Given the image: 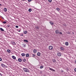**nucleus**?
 <instances>
[{"label": "nucleus", "instance_id": "1", "mask_svg": "<svg viewBox=\"0 0 76 76\" xmlns=\"http://www.w3.org/2000/svg\"><path fill=\"white\" fill-rule=\"evenodd\" d=\"M23 70L25 72H29V70L27 68H23Z\"/></svg>", "mask_w": 76, "mask_h": 76}, {"label": "nucleus", "instance_id": "2", "mask_svg": "<svg viewBox=\"0 0 76 76\" xmlns=\"http://www.w3.org/2000/svg\"><path fill=\"white\" fill-rule=\"evenodd\" d=\"M48 48L50 50H52L53 49V47L52 46H49Z\"/></svg>", "mask_w": 76, "mask_h": 76}, {"label": "nucleus", "instance_id": "3", "mask_svg": "<svg viewBox=\"0 0 76 76\" xmlns=\"http://www.w3.org/2000/svg\"><path fill=\"white\" fill-rule=\"evenodd\" d=\"M62 54L61 52H58L57 53V55L58 56H59V57H60L61 56Z\"/></svg>", "mask_w": 76, "mask_h": 76}, {"label": "nucleus", "instance_id": "4", "mask_svg": "<svg viewBox=\"0 0 76 76\" xmlns=\"http://www.w3.org/2000/svg\"><path fill=\"white\" fill-rule=\"evenodd\" d=\"M48 68H49V69L50 70H51V71H53V72H56V71L55 70L53 69V68H51L50 67H48Z\"/></svg>", "mask_w": 76, "mask_h": 76}, {"label": "nucleus", "instance_id": "5", "mask_svg": "<svg viewBox=\"0 0 76 76\" xmlns=\"http://www.w3.org/2000/svg\"><path fill=\"white\" fill-rule=\"evenodd\" d=\"M1 66H2V67H6V65H4V64H2L1 65Z\"/></svg>", "mask_w": 76, "mask_h": 76}, {"label": "nucleus", "instance_id": "6", "mask_svg": "<svg viewBox=\"0 0 76 76\" xmlns=\"http://www.w3.org/2000/svg\"><path fill=\"white\" fill-rule=\"evenodd\" d=\"M11 43L12 45H16V43L13 41H12Z\"/></svg>", "mask_w": 76, "mask_h": 76}, {"label": "nucleus", "instance_id": "7", "mask_svg": "<svg viewBox=\"0 0 76 76\" xmlns=\"http://www.w3.org/2000/svg\"><path fill=\"white\" fill-rule=\"evenodd\" d=\"M49 23L52 26H53V25H54V23L52 21L49 22Z\"/></svg>", "mask_w": 76, "mask_h": 76}, {"label": "nucleus", "instance_id": "8", "mask_svg": "<svg viewBox=\"0 0 76 76\" xmlns=\"http://www.w3.org/2000/svg\"><path fill=\"white\" fill-rule=\"evenodd\" d=\"M12 58H13L14 60H16V57L15 56H12Z\"/></svg>", "mask_w": 76, "mask_h": 76}, {"label": "nucleus", "instance_id": "9", "mask_svg": "<svg viewBox=\"0 0 76 76\" xmlns=\"http://www.w3.org/2000/svg\"><path fill=\"white\" fill-rule=\"evenodd\" d=\"M65 45H66V46H67L69 45V43L67 42H66L65 43Z\"/></svg>", "mask_w": 76, "mask_h": 76}, {"label": "nucleus", "instance_id": "10", "mask_svg": "<svg viewBox=\"0 0 76 76\" xmlns=\"http://www.w3.org/2000/svg\"><path fill=\"white\" fill-rule=\"evenodd\" d=\"M60 49L62 50V51H64V48L63 47H61Z\"/></svg>", "mask_w": 76, "mask_h": 76}, {"label": "nucleus", "instance_id": "11", "mask_svg": "<svg viewBox=\"0 0 76 76\" xmlns=\"http://www.w3.org/2000/svg\"><path fill=\"white\" fill-rule=\"evenodd\" d=\"M37 50L35 49H34V50H33V53H37Z\"/></svg>", "mask_w": 76, "mask_h": 76}, {"label": "nucleus", "instance_id": "12", "mask_svg": "<svg viewBox=\"0 0 76 76\" xmlns=\"http://www.w3.org/2000/svg\"><path fill=\"white\" fill-rule=\"evenodd\" d=\"M56 34H59V31L58 30H56L55 31Z\"/></svg>", "mask_w": 76, "mask_h": 76}, {"label": "nucleus", "instance_id": "13", "mask_svg": "<svg viewBox=\"0 0 76 76\" xmlns=\"http://www.w3.org/2000/svg\"><path fill=\"white\" fill-rule=\"evenodd\" d=\"M37 56H41V53L39 52H38L37 53Z\"/></svg>", "mask_w": 76, "mask_h": 76}, {"label": "nucleus", "instance_id": "14", "mask_svg": "<svg viewBox=\"0 0 76 76\" xmlns=\"http://www.w3.org/2000/svg\"><path fill=\"white\" fill-rule=\"evenodd\" d=\"M23 41V42H28V40H24Z\"/></svg>", "mask_w": 76, "mask_h": 76}, {"label": "nucleus", "instance_id": "15", "mask_svg": "<svg viewBox=\"0 0 76 76\" xmlns=\"http://www.w3.org/2000/svg\"><path fill=\"white\" fill-rule=\"evenodd\" d=\"M7 53H10V52H11V51H10V50L8 49L7 50Z\"/></svg>", "mask_w": 76, "mask_h": 76}, {"label": "nucleus", "instance_id": "16", "mask_svg": "<svg viewBox=\"0 0 76 76\" xmlns=\"http://www.w3.org/2000/svg\"><path fill=\"white\" fill-rule=\"evenodd\" d=\"M21 55L22 56H23V57H25V54L24 53H22L21 54Z\"/></svg>", "mask_w": 76, "mask_h": 76}, {"label": "nucleus", "instance_id": "17", "mask_svg": "<svg viewBox=\"0 0 76 76\" xmlns=\"http://www.w3.org/2000/svg\"><path fill=\"white\" fill-rule=\"evenodd\" d=\"M18 61L19 62H21L22 61V59L20 58H19L18 59Z\"/></svg>", "mask_w": 76, "mask_h": 76}, {"label": "nucleus", "instance_id": "18", "mask_svg": "<svg viewBox=\"0 0 76 76\" xmlns=\"http://www.w3.org/2000/svg\"><path fill=\"white\" fill-rule=\"evenodd\" d=\"M24 34H28V31H24Z\"/></svg>", "mask_w": 76, "mask_h": 76}, {"label": "nucleus", "instance_id": "19", "mask_svg": "<svg viewBox=\"0 0 76 76\" xmlns=\"http://www.w3.org/2000/svg\"><path fill=\"white\" fill-rule=\"evenodd\" d=\"M4 10L5 12H7V8H5L4 9Z\"/></svg>", "mask_w": 76, "mask_h": 76}, {"label": "nucleus", "instance_id": "20", "mask_svg": "<svg viewBox=\"0 0 76 76\" xmlns=\"http://www.w3.org/2000/svg\"><path fill=\"white\" fill-rule=\"evenodd\" d=\"M26 57H29V54L27 53L26 55Z\"/></svg>", "mask_w": 76, "mask_h": 76}, {"label": "nucleus", "instance_id": "21", "mask_svg": "<svg viewBox=\"0 0 76 76\" xmlns=\"http://www.w3.org/2000/svg\"><path fill=\"white\" fill-rule=\"evenodd\" d=\"M52 61L53 63H56V59H53Z\"/></svg>", "mask_w": 76, "mask_h": 76}, {"label": "nucleus", "instance_id": "22", "mask_svg": "<svg viewBox=\"0 0 76 76\" xmlns=\"http://www.w3.org/2000/svg\"><path fill=\"white\" fill-rule=\"evenodd\" d=\"M36 28L37 29H39V27L38 26H36Z\"/></svg>", "mask_w": 76, "mask_h": 76}, {"label": "nucleus", "instance_id": "23", "mask_svg": "<svg viewBox=\"0 0 76 76\" xmlns=\"http://www.w3.org/2000/svg\"><path fill=\"white\" fill-rule=\"evenodd\" d=\"M56 10H57V11H60V8H57L56 9Z\"/></svg>", "mask_w": 76, "mask_h": 76}, {"label": "nucleus", "instance_id": "24", "mask_svg": "<svg viewBox=\"0 0 76 76\" xmlns=\"http://www.w3.org/2000/svg\"><path fill=\"white\" fill-rule=\"evenodd\" d=\"M40 68L41 69H43V68H44V66H41L40 67Z\"/></svg>", "mask_w": 76, "mask_h": 76}, {"label": "nucleus", "instance_id": "25", "mask_svg": "<svg viewBox=\"0 0 76 76\" xmlns=\"http://www.w3.org/2000/svg\"><path fill=\"white\" fill-rule=\"evenodd\" d=\"M32 9H29L28 11H29V12H31L32 11Z\"/></svg>", "mask_w": 76, "mask_h": 76}, {"label": "nucleus", "instance_id": "26", "mask_svg": "<svg viewBox=\"0 0 76 76\" xmlns=\"http://www.w3.org/2000/svg\"><path fill=\"white\" fill-rule=\"evenodd\" d=\"M0 29L1 31H4V29H3L2 28H0Z\"/></svg>", "mask_w": 76, "mask_h": 76}, {"label": "nucleus", "instance_id": "27", "mask_svg": "<svg viewBox=\"0 0 76 76\" xmlns=\"http://www.w3.org/2000/svg\"><path fill=\"white\" fill-rule=\"evenodd\" d=\"M2 22L3 23H4V24H5V23H7V22L5 21H3Z\"/></svg>", "mask_w": 76, "mask_h": 76}, {"label": "nucleus", "instance_id": "28", "mask_svg": "<svg viewBox=\"0 0 76 76\" xmlns=\"http://www.w3.org/2000/svg\"><path fill=\"white\" fill-rule=\"evenodd\" d=\"M32 57H35V54H32Z\"/></svg>", "mask_w": 76, "mask_h": 76}, {"label": "nucleus", "instance_id": "29", "mask_svg": "<svg viewBox=\"0 0 76 76\" xmlns=\"http://www.w3.org/2000/svg\"><path fill=\"white\" fill-rule=\"evenodd\" d=\"M23 61L24 62H25L26 61V59H24L23 60Z\"/></svg>", "mask_w": 76, "mask_h": 76}, {"label": "nucleus", "instance_id": "30", "mask_svg": "<svg viewBox=\"0 0 76 76\" xmlns=\"http://www.w3.org/2000/svg\"><path fill=\"white\" fill-rule=\"evenodd\" d=\"M23 47H26V45L23 44Z\"/></svg>", "mask_w": 76, "mask_h": 76}, {"label": "nucleus", "instance_id": "31", "mask_svg": "<svg viewBox=\"0 0 76 76\" xmlns=\"http://www.w3.org/2000/svg\"><path fill=\"white\" fill-rule=\"evenodd\" d=\"M48 1H49V3H51V2H52V0H48Z\"/></svg>", "mask_w": 76, "mask_h": 76}, {"label": "nucleus", "instance_id": "32", "mask_svg": "<svg viewBox=\"0 0 76 76\" xmlns=\"http://www.w3.org/2000/svg\"><path fill=\"white\" fill-rule=\"evenodd\" d=\"M7 27L8 28H10V25H7Z\"/></svg>", "mask_w": 76, "mask_h": 76}, {"label": "nucleus", "instance_id": "33", "mask_svg": "<svg viewBox=\"0 0 76 76\" xmlns=\"http://www.w3.org/2000/svg\"><path fill=\"white\" fill-rule=\"evenodd\" d=\"M59 34H61V35H63V34L62 33V32H59Z\"/></svg>", "mask_w": 76, "mask_h": 76}, {"label": "nucleus", "instance_id": "34", "mask_svg": "<svg viewBox=\"0 0 76 76\" xmlns=\"http://www.w3.org/2000/svg\"><path fill=\"white\" fill-rule=\"evenodd\" d=\"M67 33L69 35H70V32H67Z\"/></svg>", "mask_w": 76, "mask_h": 76}, {"label": "nucleus", "instance_id": "35", "mask_svg": "<svg viewBox=\"0 0 76 76\" xmlns=\"http://www.w3.org/2000/svg\"><path fill=\"white\" fill-rule=\"evenodd\" d=\"M74 70L75 72H76V68L74 69Z\"/></svg>", "mask_w": 76, "mask_h": 76}, {"label": "nucleus", "instance_id": "36", "mask_svg": "<svg viewBox=\"0 0 76 76\" xmlns=\"http://www.w3.org/2000/svg\"><path fill=\"white\" fill-rule=\"evenodd\" d=\"M15 28H19V26H15Z\"/></svg>", "mask_w": 76, "mask_h": 76}, {"label": "nucleus", "instance_id": "37", "mask_svg": "<svg viewBox=\"0 0 76 76\" xmlns=\"http://www.w3.org/2000/svg\"><path fill=\"white\" fill-rule=\"evenodd\" d=\"M69 69L67 68L66 69V70H67V71H69Z\"/></svg>", "mask_w": 76, "mask_h": 76}, {"label": "nucleus", "instance_id": "38", "mask_svg": "<svg viewBox=\"0 0 76 76\" xmlns=\"http://www.w3.org/2000/svg\"><path fill=\"white\" fill-rule=\"evenodd\" d=\"M2 61V58H0V61Z\"/></svg>", "mask_w": 76, "mask_h": 76}, {"label": "nucleus", "instance_id": "39", "mask_svg": "<svg viewBox=\"0 0 76 76\" xmlns=\"http://www.w3.org/2000/svg\"><path fill=\"white\" fill-rule=\"evenodd\" d=\"M28 1H29V2H30V1H32V0H28Z\"/></svg>", "mask_w": 76, "mask_h": 76}, {"label": "nucleus", "instance_id": "40", "mask_svg": "<svg viewBox=\"0 0 76 76\" xmlns=\"http://www.w3.org/2000/svg\"><path fill=\"white\" fill-rule=\"evenodd\" d=\"M75 63L76 64V59L74 60Z\"/></svg>", "mask_w": 76, "mask_h": 76}, {"label": "nucleus", "instance_id": "41", "mask_svg": "<svg viewBox=\"0 0 76 76\" xmlns=\"http://www.w3.org/2000/svg\"><path fill=\"white\" fill-rule=\"evenodd\" d=\"M0 76H2V74L0 73Z\"/></svg>", "mask_w": 76, "mask_h": 76}, {"label": "nucleus", "instance_id": "42", "mask_svg": "<svg viewBox=\"0 0 76 76\" xmlns=\"http://www.w3.org/2000/svg\"><path fill=\"white\" fill-rule=\"evenodd\" d=\"M21 30V29H20V30H18V32H20V30Z\"/></svg>", "mask_w": 76, "mask_h": 76}, {"label": "nucleus", "instance_id": "43", "mask_svg": "<svg viewBox=\"0 0 76 76\" xmlns=\"http://www.w3.org/2000/svg\"><path fill=\"white\" fill-rule=\"evenodd\" d=\"M61 72H62V73L63 72V70H61Z\"/></svg>", "mask_w": 76, "mask_h": 76}, {"label": "nucleus", "instance_id": "44", "mask_svg": "<svg viewBox=\"0 0 76 76\" xmlns=\"http://www.w3.org/2000/svg\"><path fill=\"white\" fill-rule=\"evenodd\" d=\"M21 1H24L25 0H20Z\"/></svg>", "mask_w": 76, "mask_h": 76}, {"label": "nucleus", "instance_id": "45", "mask_svg": "<svg viewBox=\"0 0 76 76\" xmlns=\"http://www.w3.org/2000/svg\"><path fill=\"white\" fill-rule=\"evenodd\" d=\"M21 36H23V34H21Z\"/></svg>", "mask_w": 76, "mask_h": 76}, {"label": "nucleus", "instance_id": "46", "mask_svg": "<svg viewBox=\"0 0 76 76\" xmlns=\"http://www.w3.org/2000/svg\"><path fill=\"white\" fill-rule=\"evenodd\" d=\"M2 18L3 19H4V18L3 17H2Z\"/></svg>", "mask_w": 76, "mask_h": 76}, {"label": "nucleus", "instance_id": "47", "mask_svg": "<svg viewBox=\"0 0 76 76\" xmlns=\"http://www.w3.org/2000/svg\"><path fill=\"white\" fill-rule=\"evenodd\" d=\"M1 5H1V4H0V6H1Z\"/></svg>", "mask_w": 76, "mask_h": 76}, {"label": "nucleus", "instance_id": "48", "mask_svg": "<svg viewBox=\"0 0 76 76\" xmlns=\"http://www.w3.org/2000/svg\"><path fill=\"white\" fill-rule=\"evenodd\" d=\"M16 61H18L17 60H16Z\"/></svg>", "mask_w": 76, "mask_h": 76}]
</instances>
